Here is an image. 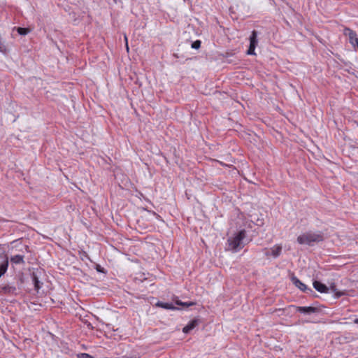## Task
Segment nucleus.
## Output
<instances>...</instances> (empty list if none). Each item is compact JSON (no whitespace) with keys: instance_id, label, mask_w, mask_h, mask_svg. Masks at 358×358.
I'll return each instance as SVG.
<instances>
[{"instance_id":"1","label":"nucleus","mask_w":358,"mask_h":358,"mask_svg":"<svg viewBox=\"0 0 358 358\" xmlns=\"http://www.w3.org/2000/svg\"><path fill=\"white\" fill-rule=\"evenodd\" d=\"M324 241V235L321 231L313 232L308 231L300 234L296 241L300 245H306L313 246L315 243H317Z\"/></svg>"},{"instance_id":"2","label":"nucleus","mask_w":358,"mask_h":358,"mask_svg":"<svg viewBox=\"0 0 358 358\" xmlns=\"http://www.w3.org/2000/svg\"><path fill=\"white\" fill-rule=\"evenodd\" d=\"M246 236V231L241 229L227 240L228 249L233 252H239L245 245L244 239Z\"/></svg>"},{"instance_id":"3","label":"nucleus","mask_w":358,"mask_h":358,"mask_svg":"<svg viewBox=\"0 0 358 358\" xmlns=\"http://www.w3.org/2000/svg\"><path fill=\"white\" fill-rule=\"evenodd\" d=\"M43 273V271L40 268L34 269L31 273V278L33 282L34 289L36 292H38L40 289L42 287L43 283L41 282L40 277Z\"/></svg>"},{"instance_id":"4","label":"nucleus","mask_w":358,"mask_h":358,"mask_svg":"<svg viewBox=\"0 0 358 358\" xmlns=\"http://www.w3.org/2000/svg\"><path fill=\"white\" fill-rule=\"evenodd\" d=\"M292 282L301 291L305 292L306 294H312L314 293L313 289L310 287H308L306 285L303 283L295 275H292L291 277Z\"/></svg>"},{"instance_id":"5","label":"nucleus","mask_w":358,"mask_h":358,"mask_svg":"<svg viewBox=\"0 0 358 358\" xmlns=\"http://www.w3.org/2000/svg\"><path fill=\"white\" fill-rule=\"evenodd\" d=\"M289 307L296 309L297 312L304 315H311L313 313H319L320 311V309L318 308L313 306H296L294 305H292Z\"/></svg>"},{"instance_id":"6","label":"nucleus","mask_w":358,"mask_h":358,"mask_svg":"<svg viewBox=\"0 0 358 358\" xmlns=\"http://www.w3.org/2000/svg\"><path fill=\"white\" fill-rule=\"evenodd\" d=\"M257 33L256 31H252L250 36V46L247 51V54L249 55H255V48L257 45Z\"/></svg>"},{"instance_id":"7","label":"nucleus","mask_w":358,"mask_h":358,"mask_svg":"<svg viewBox=\"0 0 358 358\" xmlns=\"http://www.w3.org/2000/svg\"><path fill=\"white\" fill-rule=\"evenodd\" d=\"M201 320L199 318H194L193 320H190L188 324L183 327L182 332L184 334H189L191 331H192L199 323Z\"/></svg>"},{"instance_id":"8","label":"nucleus","mask_w":358,"mask_h":358,"mask_svg":"<svg viewBox=\"0 0 358 358\" xmlns=\"http://www.w3.org/2000/svg\"><path fill=\"white\" fill-rule=\"evenodd\" d=\"M3 294L17 295V287L13 285H5L1 287L0 291Z\"/></svg>"},{"instance_id":"9","label":"nucleus","mask_w":358,"mask_h":358,"mask_svg":"<svg viewBox=\"0 0 358 358\" xmlns=\"http://www.w3.org/2000/svg\"><path fill=\"white\" fill-rule=\"evenodd\" d=\"M266 251L265 252V255L266 256L271 255L274 258H276L279 257L282 252V246L279 245H275L273 248H271V252L268 251L266 249H265Z\"/></svg>"},{"instance_id":"10","label":"nucleus","mask_w":358,"mask_h":358,"mask_svg":"<svg viewBox=\"0 0 358 358\" xmlns=\"http://www.w3.org/2000/svg\"><path fill=\"white\" fill-rule=\"evenodd\" d=\"M313 287L320 293H328L329 287L320 281L315 280L313 283Z\"/></svg>"},{"instance_id":"11","label":"nucleus","mask_w":358,"mask_h":358,"mask_svg":"<svg viewBox=\"0 0 358 358\" xmlns=\"http://www.w3.org/2000/svg\"><path fill=\"white\" fill-rule=\"evenodd\" d=\"M155 306L162 308H164L166 310H179V308L176 307L173 303H166V302H162L160 301H158L155 303Z\"/></svg>"},{"instance_id":"12","label":"nucleus","mask_w":358,"mask_h":358,"mask_svg":"<svg viewBox=\"0 0 358 358\" xmlns=\"http://www.w3.org/2000/svg\"><path fill=\"white\" fill-rule=\"evenodd\" d=\"M24 255H16L10 257V262L13 264H24Z\"/></svg>"},{"instance_id":"13","label":"nucleus","mask_w":358,"mask_h":358,"mask_svg":"<svg viewBox=\"0 0 358 358\" xmlns=\"http://www.w3.org/2000/svg\"><path fill=\"white\" fill-rule=\"evenodd\" d=\"M8 267V259L6 257L5 259L0 264V278L5 274Z\"/></svg>"},{"instance_id":"14","label":"nucleus","mask_w":358,"mask_h":358,"mask_svg":"<svg viewBox=\"0 0 358 358\" xmlns=\"http://www.w3.org/2000/svg\"><path fill=\"white\" fill-rule=\"evenodd\" d=\"M17 32L19 34L24 36L29 33V29L27 28L19 27L17 28Z\"/></svg>"},{"instance_id":"15","label":"nucleus","mask_w":358,"mask_h":358,"mask_svg":"<svg viewBox=\"0 0 358 358\" xmlns=\"http://www.w3.org/2000/svg\"><path fill=\"white\" fill-rule=\"evenodd\" d=\"M195 304H196V303L193 302V301L182 302V306L184 308H188V307L192 306Z\"/></svg>"},{"instance_id":"16","label":"nucleus","mask_w":358,"mask_h":358,"mask_svg":"<svg viewBox=\"0 0 358 358\" xmlns=\"http://www.w3.org/2000/svg\"><path fill=\"white\" fill-rule=\"evenodd\" d=\"M345 294V292L338 291V289L334 292L335 297L336 299H338L341 297L342 296H344Z\"/></svg>"},{"instance_id":"17","label":"nucleus","mask_w":358,"mask_h":358,"mask_svg":"<svg viewBox=\"0 0 358 358\" xmlns=\"http://www.w3.org/2000/svg\"><path fill=\"white\" fill-rule=\"evenodd\" d=\"M200 44H201V42H200L199 41H195V42L192 44V47L193 48L196 49V48H199V47H200Z\"/></svg>"},{"instance_id":"18","label":"nucleus","mask_w":358,"mask_h":358,"mask_svg":"<svg viewBox=\"0 0 358 358\" xmlns=\"http://www.w3.org/2000/svg\"><path fill=\"white\" fill-rule=\"evenodd\" d=\"M331 289L332 292H336V291L337 290V288H336V286L335 285V284H332L330 287L329 288V290Z\"/></svg>"},{"instance_id":"19","label":"nucleus","mask_w":358,"mask_h":358,"mask_svg":"<svg viewBox=\"0 0 358 358\" xmlns=\"http://www.w3.org/2000/svg\"><path fill=\"white\" fill-rule=\"evenodd\" d=\"M96 271L98 272H100V273H104V268L101 267V266L99 265H97L96 268Z\"/></svg>"},{"instance_id":"20","label":"nucleus","mask_w":358,"mask_h":358,"mask_svg":"<svg viewBox=\"0 0 358 358\" xmlns=\"http://www.w3.org/2000/svg\"><path fill=\"white\" fill-rule=\"evenodd\" d=\"M174 303H175L176 305H178V306H182V301H180V300H179V299H176V300H175V301H174Z\"/></svg>"},{"instance_id":"21","label":"nucleus","mask_w":358,"mask_h":358,"mask_svg":"<svg viewBox=\"0 0 358 358\" xmlns=\"http://www.w3.org/2000/svg\"><path fill=\"white\" fill-rule=\"evenodd\" d=\"M124 40L126 41V49L127 51H129V45H128V43H127V36H124Z\"/></svg>"},{"instance_id":"22","label":"nucleus","mask_w":358,"mask_h":358,"mask_svg":"<svg viewBox=\"0 0 358 358\" xmlns=\"http://www.w3.org/2000/svg\"><path fill=\"white\" fill-rule=\"evenodd\" d=\"M354 323L358 324V317L354 320Z\"/></svg>"},{"instance_id":"23","label":"nucleus","mask_w":358,"mask_h":358,"mask_svg":"<svg viewBox=\"0 0 358 358\" xmlns=\"http://www.w3.org/2000/svg\"><path fill=\"white\" fill-rule=\"evenodd\" d=\"M164 159L166 160V163H170V162L168 160L167 157H165Z\"/></svg>"},{"instance_id":"24","label":"nucleus","mask_w":358,"mask_h":358,"mask_svg":"<svg viewBox=\"0 0 358 358\" xmlns=\"http://www.w3.org/2000/svg\"><path fill=\"white\" fill-rule=\"evenodd\" d=\"M128 358H140V357H128Z\"/></svg>"},{"instance_id":"25","label":"nucleus","mask_w":358,"mask_h":358,"mask_svg":"<svg viewBox=\"0 0 358 358\" xmlns=\"http://www.w3.org/2000/svg\"><path fill=\"white\" fill-rule=\"evenodd\" d=\"M1 221H3V220H2L1 218H0V222H1Z\"/></svg>"}]
</instances>
